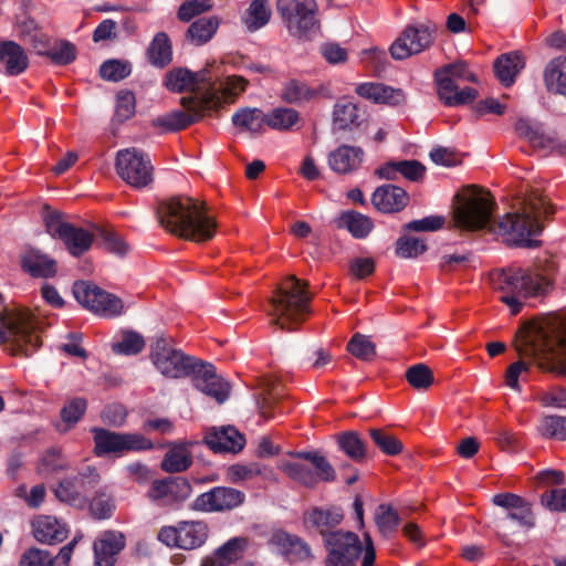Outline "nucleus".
<instances>
[{
	"label": "nucleus",
	"instance_id": "nucleus-13",
	"mask_svg": "<svg viewBox=\"0 0 566 566\" xmlns=\"http://www.w3.org/2000/svg\"><path fill=\"white\" fill-rule=\"evenodd\" d=\"M436 24L431 22L416 23L405 29L402 34L391 44L390 54L395 60H405L429 49L436 39Z\"/></svg>",
	"mask_w": 566,
	"mask_h": 566
},
{
	"label": "nucleus",
	"instance_id": "nucleus-52",
	"mask_svg": "<svg viewBox=\"0 0 566 566\" xmlns=\"http://www.w3.org/2000/svg\"><path fill=\"white\" fill-rule=\"evenodd\" d=\"M515 130L518 136L526 138L532 145L545 147L547 138L539 124L527 118H520L515 124Z\"/></svg>",
	"mask_w": 566,
	"mask_h": 566
},
{
	"label": "nucleus",
	"instance_id": "nucleus-55",
	"mask_svg": "<svg viewBox=\"0 0 566 566\" xmlns=\"http://www.w3.org/2000/svg\"><path fill=\"white\" fill-rule=\"evenodd\" d=\"M406 378L411 387L426 390L433 384V374L424 364H416L406 371Z\"/></svg>",
	"mask_w": 566,
	"mask_h": 566
},
{
	"label": "nucleus",
	"instance_id": "nucleus-20",
	"mask_svg": "<svg viewBox=\"0 0 566 566\" xmlns=\"http://www.w3.org/2000/svg\"><path fill=\"white\" fill-rule=\"evenodd\" d=\"M243 500L244 494L241 491L218 486L199 495L193 506L206 512L226 511L239 506Z\"/></svg>",
	"mask_w": 566,
	"mask_h": 566
},
{
	"label": "nucleus",
	"instance_id": "nucleus-30",
	"mask_svg": "<svg viewBox=\"0 0 566 566\" xmlns=\"http://www.w3.org/2000/svg\"><path fill=\"white\" fill-rule=\"evenodd\" d=\"M438 95L440 99L448 106H458L471 103L478 96V92L473 87L459 88L452 78L438 75Z\"/></svg>",
	"mask_w": 566,
	"mask_h": 566
},
{
	"label": "nucleus",
	"instance_id": "nucleus-47",
	"mask_svg": "<svg viewBox=\"0 0 566 566\" xmlns=\"http://www.w3.org/2000/svg\"><path fill=\"white\" fill-rule=\"evenodd\" d=\"M334 124L339 129H347L358 123L357 105L348 99H339L334 106Z\"/></svg>",
	"mask_w": 566,
	"mask_h": 566
},
{
	"label": "nucleus",
	"instance_id": "nucleus-42",
	"mask_svg": "<svg viewBox=\"0 0 566 566\" xmlns=\"http://www.w3.org/2000/svg\"><path fill=\"white\" fill-rule=\"evenodd\" d=\"M296 458L306 460L311 464L316 475V484L319 481L332 482L335 480L336 473L333 465L319 452H297Z\"/></svg>",
	"mask_w": 566,
	"mask_h": 566
},
{
	"label": "nucleus",
	"instance_id": "nucleus-64",
	"mask_svg": "<svg viewBox=\"0 0 566 566\" xmlns=\"http://www.w3.org/2000/svg\"><path fill=\"white\" fill-rule=\"evenodd\" d=\"M427 245L422 239L412 237H402L397 241L396 253L400 258L410 259L422 254Z\"/></svg>",
	"mask_w": 566,
	"mask_h": 566
},
{
	"label": "nucleus",
	"instance_id": "nucleus-35",
	"mask_svg": "<svg viewBox=\"0 0 566 566\" xmlns=\"http://www.w3.org/2000/svg\"><path fill=\"white\" fill-rule=\"evenodd\" d=\"M188 446L186 442L172 444L163 459L161 469L168 473L186 471L192 464Z\"/></svg>",
	"mask_w": 566,
	"mask_h": 566
},
{
	"label": "nucleus",
	"instance_id": "nucleus-29",
	"mask_svg": "<svg viewBox=\"0 0 566 566\" xmlns=\"http://www.w3.org/2000/svg\"><path fill=\"white\" fill-rule=\"evenodd\" d=\"M28 56L21 45L13 41L0 42V66L9 76L21 74L28 67Z\"/></svg>",
	"mask_w": 566,
	"mask_h": 566
},
{
	"label": "nucleus",
	"instance_id": "nucleus-5",
	"mask_svg": "<svg viewBox=\"0 0 566 566\" xmlns=\"http://www.w3.org/2000/svg\"><path fill=\"white\" fill-rule=\"evenodd\" d=\"M311 300L307 283L294 275L287 276L270 300L269 315L272 323L282 329H296L310 314Z\"/></svg>",
	"mask_w": 566,
	"mask_h": 566
},
{
	"label": "nucleus",
	"instance_id": "nucleus-7",
	"mask_svg": "<svg viewBox=\"0 0 566 566\" xmlns=\"http://www.w3.org/2000/svg\"><path fill=\"white\" fill-rule=\"evenodd\" d=\"M277 12L290 35L307 39L318 29L315 0H277Z\"/></svg>",
	"mask_w": 566,
	"mask_h": 566
},
{
	"label": "nucleus",
	"instance_id": "nucleus-1",
	"mask_svg": "<svg viewBox=\"0 0 566 566\" xmlns=\"http://www.w3.org/2000/svg\"><path fill=\"white\" fill-rule=\"evenodd\" d=\"M494 206L489 192L470 189L454 208L457 227L469 231L484 230L502 237L509 244L533 248L538 244L533 237L542 232L537 218L554 212L553 207L542 196L530 199L522 212L506 213L499 221L493 219Z\"/></svg>",
	"mask_w": 566,
	"mask_h": 566
},
{
	"label": "nucleus",
	"instance_id": "nucleus-19",
	"mask_svg": "<svg viewBox=\"0 0 566 566\" xmlns=\"http://www.w3.org/2000/svg\"><path fill=\"white\" fill-rule=\"evenodd\" d=\"M190 485L182 478L156 480L148 492L149 499L158 505L170 506L189 496Z\"/></svg>",
	"mask_w": 566,
	"mask_h": 566
},
{
	"label": "nucleus",
	"instance_id": "nucleus-11",
	"mask_svg": "<svg viewBox=\"0 0 566 566\" xmlns=\"http://www.w3.org/2000/svg\"><path fill=\"white\" fill-rule=\"evenodd\" d=\"M209 70L203 69L199 72H191L188 69H174L167 73L165 78L166 87L176 93L189 91L192 93L189 97L181 98V105H201L203 106V94L209 87Z\"/></svg>",
	"mask_w": 566,
	"mask_h": 566
},
{
	"label": "nucleus",
	"instance_id": "nucleus-16",
	"mask_svg": "<svg viewBox=\"0 0 566 566\" xmlns=\"http://www.w3.org/2000/svg\"><path fill=\"white\" fill-rule=\"evenodd\" d=\"M208 536L207 524L201 521H184L177 526H164L158 533V539L167 545L182 549H193L201 546Z\"/></svg>",
	"mask_w": 566,
	"mask_h": 566
},
{
	"label": "nucleus",
	"instance_id": "nucleus-23",
	"mask_svg": "<svg viewBox=\"0 0 566 566\" xmlns=\"http://www.w3.org/2000/svg\"><path fill=\"white\" fill-rule=\"evenodd\" d=\"M186 111H172L168 114L158 116L153 120V125L166 132H176L184 129L192 123L199 120L208 109L201 105L184 106Z\"/></svg>",
	"mask_w": 566,
	"mask_h": 566
},
{
	"label": "nucleus",
	"instance_id": "nucleus-56",
	"mask_svg": "<svg viewBox=\"0 0 566 566\" xmlns=\"http://www.w3.org/2000/svg\"><path fill=\"white\" fill-rule=\"evenodd\" d=\"M132 72L130 63L120 60L105 61L99 67L102 78L118 82L127 77Z\"/></svg>",
	"mask_w": 566,
	"mask_h": 566
},
{
	"label": "nucleus",
	"instance_id": "nucleus-53",
	"mask_svg": "<svg viewBox=\"0 0 566 566\" xmlns=\"http://www.w3.org/2000/svg\"><path fill=\"white\" fill-rule=\"evenodd\" d=\"M263 473V467L260 463L251 462L247 464H233L227 469V479L231 483L239 484L254 479Z\"/></svg>",
	"mask_w": 566,
	"mask_h": 566
},
{
	"label": "nucleus",
	"instance_id": "nucleus-59",
	"mask_svg": "<svg viewBox=\"0 0 566 566\" xmlns=\"http://www.w3.org/2000/svg\"><path fill=\"white\" fill-rule=\"evenodd\" d=\"M145 340L135 332H125L119 342L113 344V352L123 355H136L142 352Z\"/></svg>",
	"mask_w": 566,
	"mask_h": 566
},
{
	"label": "nucleus",
	"instance_id": "nucleus-39",
	"mask_svg": "<svg viewBox=\"0 0 566 566\" xmlns=\"http://www.w3.org/2000/svg\"><path fill=\"white\" fill-rule=\"evenodd\" d=\"M319 95V90L311 87L306 82L300 80H289L283 88L281 96L290 104H303L315 99Z\"/></svg>",
	"mask_w": 566,
	"mask_h": 566
},
{
	"label": "nucleus",
	"instance_id": "nucleus-8",
	"mask_svg": "<svg viewBox=\"0 0 566 566\" xmlns=\"http://www.w3.org/2000/svg\"><path fill=\"white\" fill-rule=\"evenodd\" d=\"M94 439V453L97 457H122L132 451L153 449V442L140 433L115 432L104 428L91 429Z\"/></svg>",
	"mask_w": 566,
	"mask_h": 566
},
{
	"label": "nucleus",
	"instance_id": "nucleus-34",
	"mask_svg": "<svg viewBox=\"0 0 566 566\" xmlns=\"http://www.w3.org/2000/svg\"><path fill=\"white\" fill-rule=\"evenodd\" d=\"M523 56L518 52H511L501 55L494 63V72L499 81L510 86L515 82L516 75L524 67Z\"/></svg>",
	"mask_w": 566,
	"mask_h": 566
},
{
	"label": "nucleus",
	"instance_id": "nucleus-12",
	"mask_svg": "<svg viewBox=\"0 0 566 566\" xmlns=\"http://www.w3.org/2000/svg\"><path fill=\"white\" fill-rule=\"evenodd\" d=\"M119 177L135 188H143L153 181V166L147 155L136 148L122 149L116 156Z\"/></svg>",
	"mask_w": 566,
	"mask_h": 566
},
{
	"label": "nucleus",
	"instance_id": "nucleus-4",
	"mask_svg": "<svg viewBox=\"0 0 566 566\" xmlns=\"http://www.w3.org/2000/svg\"><path fill=\"white\" fill-rule=\"evenodd\" d=\"M491 284L500 293L512 315L521 312L525 301L546 293L549 280L533 270L507 268L495 271L490 276Z\"/></svg>",
	"mask_w": 566,
	"mask_h": 566
},
{
	"label": "nucleus",
	"instance_id": "nucleus-61",
	"mask_svg": "<svg viewBox=\"0 0 566 566\" xmlns=\"http://www.w3.org/2000/svg\"><path fill=\"white\" fill-rule=\"evenodd\" d=\"M136 111L135 95L130 91H119L116 95L115 119L125 122L134 116Z\"/></svg>",
	"mask_w": 566,
	"mask_h": 566
},
{
	"label": "nucleus",
	"instance_id": "nucleus-63",
	"mask_svg": "<svg viewBox=\"0 0 566 566\" xmlns=\"http://www.w3.org/2000/svg\"><path fill=\"white\" fill-rule=\"evenodd\" d=\"M42 53H45L55 63L63 65L73 62L76 56L75 46L67 41H61L52 48L48 44L46 50H43Z\"/></svg>",
	"mask_w": 566,
	"mask_h": 566
},
{
	"label": "nucleus",
	"instance_id": "nucleus-43",
	"mask_svg": "<svg viewBox=\"0 0 566 566\" xmlns=\"http://www.w3.org/2000/svg\"><path fill=\"white\" fill-rule=\"evenodd\" d=\"M271 18L268 0H253L243 15V23L249 31H256L264 27Z\"/></svg>",
	"mask_w": 566,
	"mask_h": 566
},
{
	"label": "nucleus",
	"instance_id": "nucleus-60",
	"mask_svg": "<svg viewBox=\"0 0 566 566\" xmlns=\"http://www.w3.org/2000/svg\"><path fill=\"white\" fill-rule=\"evenodd\" d=\"M347 349L352 355L361 360H370L376 354L375 344L369 337L361 334H355L352 337L347 344Z\"/></svg>",
	"mask_w": 566,
	"mask_h": 566
},
{
	"label": "nucleus",
	"instance_id": "nucleus-10",
	"mask_svg": "<svg viewBox=\"0 0 566 566\" xmlns=\"http://www.w3.org/2000/svg\"><path fill=\"white\" fill-rule=\"evenodd\" d=\"M99 482V474L92 465L82 468L75 475L63 478L53 489L61 502L82 507L87 503V493Z\"/></svg>",
	"mask_w": 566,
	"mask_h": 566
},
{
	"label": "nucleus",
	"instance_id": "nucleus-41",
	"mask_svg": "<svg viewBox=\"0 0 566 566\" xmlns=\"http://www.w3.org/2000/svg\"><path fill=\"white\" fill-rule=\"evenodd\" d=\"M338 226L347 229L356 239L367 237L373 229L371 220L356 211H346L342 213Z\"/></svg>",
	"mask_w": 566,
	"mask_h": 566
},
{
	"label": "nucleus",
	"instance_id": "nucleus-28",
	"mask_svg": "<svg viewBox=\"0 0 566 566\" xmlns=\"http://www.w3.org/2000/svg\"><path fill=\"white\" fill-rule=\"evenodd\" d=\"M125 537L118 532H106L94 543L95 566H113L115 556L124 548Z\"/></svg>",
	"mask_w": 566,
	"mask_h": 566
},
{
	"label": "nucleus",
	"instance_id": "nucleus-54",
	"mask_svg": "<svg viewBox=\"0 0 566 566\" xmlns=\"http://www.w3.org/2000/svg\"><path fill=\"white\" fill-rule=\"evenodd\" d=\"M537 430L545 438L566 440V417L547 416L542 419Z\"/></svg>",
	"mask_w": 566,
	"mask_h": 566
},
{
	"label": "nucleus",
	"instance_id": "nucleus-49",
	"mask_svg": "<svg viewBox=\"0 0 566 566\" xmlns=\"http://www.w3.org/2000/svg\"><path fill=\"white\" fill-rule=\"evenodd\" d=\"M87 408V402L83 398H74L70 400L61 411L63 424L57 427L60 432H66L76 424Z\"/></svg>",
	"mask_w": 566,
	"mask_h": 566
},
{
	"label": "nucleus",
	"instance_id": "nucleus-32",
	"mask_svg": "<svg viewBox=\"0 0 566 566\" xmlns=\"http://www.w3.org/2000/svg\"><path fill=\"white\" fill-rule=\"evenodd\" d=\"M356 93L374 103L398 105L403 101L401 90L392 88L380 83H363L356 87Z\"/></svg>",
	"mask_w": 566,
	"mask_h": 566
},
{
	"label": "nucleus",
	"instance_id": "nucleus-46",
	"mask_svg": "<svg viewBox=\"0 0 566 566\" xmlns=\"http://www.w3.org/2000/svg\"><path fill=\"white\" fill-rule=\"evenodd\" d=\"M88 507L94 518L106 520L113 515L115 501L106 488H103L90 500Z\"/></svg>",
	"mask_w": 566,
	"mask_h": 566
},
{
	"label": "nucleus",
	"instance_id": "nucleus-26",
	"mask_svg": "<svg viewBox=\"0 0 566 566\" xmlns=\"http://www.w3.org/2000/svg\"><path fill=\"white\" fill-rule=\"evenodd\" d=\"M406 190L395 185L378 187L373 193V205L381 212L390 213L402 210L408 203Z\"/></svg>",
	"mask_w": 566,
	"mask_h": 566
},
{
	"label": "nucleus",
	"instance_id": "nucleus-24",
	"mask_svg": "<svg viewBox=\"0 0 566 566\" xmlns=\"http://www.w3.org/2000/svg\"><path fill=\"white\" fill-rule=\"evenodd\" d=\"M365 158L363 148L340 145L328 155V165L336 174H350L358 170Z\"/></svg>",
	"mask_w": 566,
	"mask_h": 566
},
{
	"label": "nucleus",
	"instance_id": "nucleus-31",
	"mask_svg": "<svg viewBox=\"0 0 566 566\" xmlns=\"http://www.w3.org/2000/svg\"><path fill=\"white\" fill-rule=\"evenodd\" d=\"M34 537L44 544H54L67 537V528L56 517L43 515L33 522Z\"/></svg>",
	"mask_w": 566,
	"mask_h": 566
},
{
	"label": "nucleus",
	"instance_id": "nucleus-33",
	"mask_svg": "<svg viewBox=\"0 0 566 566\" xmlns=\"http://www.w3.org/2000/svg\"><path fill=\"white\" fill-rule=\"evenodd\" d=\"M543 77L549 93L566 98V56L559 55L552 59L544 69Z\"/></svg>",
	"mask_w": 566,
	"mask_h": 566
},
{
	"label": "nucleus",
	"instance_id": "nucleus-9",
	"mask_svg": "<svg viewBox=\"0 0 566 566\" xmlns=\"http://www.w3.org/2000/svg\"><path fill=\"white\" fill-rule=\"evenodd\" d=\"M150 358L165 377L177 379L192 375L200 361L175 348L166 338H158L151 346Z\"/></svg>",
	"mask_w": 566,
	"mask_h": 566
},
{
	"label": "nucleus",
	"instance_id": "nucleus-48",
	"mask_svg": "<svg viewBox=\"0 0 566 566\" xmlns=\"http://www.w3.org/2000/svg\"><path fill=\"white\" fill-rule=\"evenodd\" d=\"M266 126L276 130H286L298 122V113L293 108L277 107L265 114Z\"/></svg>",
	"mask_w": 566,
	"mask_h": 566
},
{
	"label": "nucleus",
	"instance_id": "nucleus-50",
	"mask_svg": "<svg viewBox=\"0 0 566 566\" xmlns=\"http://www.w3.org/2000/svg\"><path fill=\"white\" fill-rule=\"evenodd\" d=\"M282 470L294 481L306 486L316 484V475L311 467L300 461H286L282 463Z\"/></svg>",
	"mask_w": 566,
	"mask_h": 566
},
{
	"label": "nucleus",
	"instance_id": "nucleus-18",
	"mask_svg": "<svg viewBox=\"0 0 566 566\" xmlns=\"http://www.w3.org/2000/svg\"><path fill=\"white\" fill-rule=\"evenodd\" d=\"M191 376L195 387L219 403L224 402L229 397V382L217 375L216 368L211 364L200 361Z\"/></svg>",
	"mask_w": 566,
	"mask_h": 566
},
{
	"label": "nucleus",
	"instance_id": "nucleus-40",
	"mask_svg": "<svg viewBox=\"0 0 566 566\" xmlns=\"http://www.w3.org/2000/svg\"><path fill=\"white\" fill-rule=\"evenodd\" d=\"M15 29L20 39L25 43L31 44L39 53L46 50L48 35L38 28V24L33 19L29 17L20 19Z\"/></svg>",
	"mask_w": 566,
	"mask_h": 566
},
{
	"label": "nucleus",
	"instance_id": "nucleus-3",
	"mask_svg": "<svg viewBox=\"0 0 566 566\" xmlns=\"http://www.w3.org/2000/svg\"><path fill=\"white\" fill-rule=\"evenodd\" d=\"M157 214L168 232L187 240H210L216 231V222L208 216L205 206L190 197H174L163 201Z\"/></svg>",
	"mask_w": 566,
	"mask_h": 566
},
{
	"label": "nucleus",
	"instance_id": "nucleus-14",
	"mask_svg": "<svg viewBox=\"0 0 566 566\" xmlns=\"http://www.w3.org/2000/svg\"><path fill=\"white\" fill-rule=\"evenodd\" d=\"M73 294L84 307L105 317L117 316L124 308L120 298L88 282L75 283Z\"/></svg>",
	"mask_w": 566,
	"mask_h": 566
},
{
	"label": "nucleus",
	"instance_id": "nucleus-62",
	"mask_svg": "<svg viewBox=\"0 0 566 566\" xmlns=\"http://www.w3.org/2000/svg\"><path fill=\"white\" fill-rule=\"evenodd\" d=\"M370 437L375 444L386 454L396 455L402 450L401 442L394 436L380 429H370Z\"/></svg>",
	"mask_w": 566,
	"mask_h": 566
},
{
	"label": "nucleus",
	"instance_id": "nucleus-58",
	"mask_svg": "<svg viewBox=\"0 0 566 566\" xmlns=\"http://www.w3.org/2000/svg\"><path fill=\"white\" fill-rule=\"evenodd\" d=\"M438 75L442 77L452 78L453 81L463 80L468 82H476V76L468 69V64L460 60L451 64L444 65L442 69L436 71L434 80L438 84Z\"/></svg>",
	"mask_w": 566,
	"mask_h": 566
},
{
	"label": "nucleus",
	"instance_id": "nucleus-6",
	"mask_svg": "<svg viewBox=\"0 0 566 566\" xmlns=\"http://www.w3.org/2000/svg\"><path fill=\"white\" fill-rule=\"evenodd\" d=\"M328 551L326 566L357 565L356 560L363 555L361 566H374L376 552L369 534H365V548L357 534L349 531H335L325 538Z\"/></svg>",
	"mask_w": 566,
	"mask_h": 566
},
{
	"label": "nucleus",
	"instance_id": "nucleus-57",
	"mask_svg": "<svg viewBox=\"0 0 566 566\" xmlns=\"http://www.w3.org/2000/svg\"><path fill=\"white\" fill-rule=\"evenodd\" d=\"M339 448L353 460L365 458V444L354 431L345 432L338 438Z\"/></svg>",
	"mask_w": 566,
	"mask_h": 566
},
{
	"label": "nucleus",
	"instance_id": "nucleus-15",
	"mask_svg": "<svg viewBox=\"0 0 566 566\" xmlns=\"http://www.w3.org/2000/svg\"><path fill=\"white\" fill-rule=\"evenodd\" d=\"M45 227L51 237L63 241L73 256H80L88 251L94 240L92 232L63 221L57 213H50L45 218Z\"/></svg>",
	"mask_w": 566,
	"mask_h": 566
},
{
	"label": "nucleus",
	"instance_id": "nucleus-38",
	"mask_svg": "<svg viewBox=\"0 0 566 566\" xmlns=\"http://www.w3.org/2000/svg\"><path fill=\"white\" fill-rule=\"evenodd\" d=\"M71 468L69 458L61 448L51 447L41 455L36 470L40 475H50L67 471Z\"/></svg>",
	"mask_w": 566,
	"mask_h": 566
},
{
	"label": "nucleus",
	"instance_id": "nucleus-27",
	"mask_svg": "<svg viewBox=\"0 0 566 566\" xmlns=\"http://www.w3.org/2000/svg\"><path fill=\"white\" fill-rule=\"evenodd\" d=\"M343 520V512L338 507H314L304 516V523L308 528H315L324 537V539L335 531Z\"/></svg>",
	"mask_w": 566,
	"mask_h": 566
},
{
	"label": "nucleus",
	"instance_id": "nucleus-25",
	"mask_svg": "<svg viewBox=\"0 0 566 566\" xmlns=\"http://www.w3.org/2000/svg\"><path fill=\"white\" fill-rule=\"evenodd\" d=\"M75 544L76 541L73 539L63 546L54 557L48 551L30 548L22 554L20 566H69Z\"/></svg>",
	"mask_w": 566,
	"mask_h": 566
},
{
	"label": "nucleus",
	"instance_id": "nucleus-21",
	"mask_svg": "<svg viewBox=\"0 0 566 566\" xmlns=\"http://www.w3.org/2000/svg\"><path fill=\"white\" fill-rule=\"evenodd\" d=\"M22 270L32 277L49 279L57 272L56 261L35 248H27L21 252Z\"/></svg>",
	"mask_w": 566,
	"mask_h": 566
},
{
	"label": "nucleus",
	"instance_id": "nucleus-22",
	"mask_svg": "<svg viewBox=\"0 0 566 566\" xmlns=\"http://www.w3.org/2000/svg\"><path fill=\"white\" fill-rule=\"evenodd\" d=\"M205 442L216 453H237L242 450L245 440L234 427L228 426L210 429Z\"/></svg>",
	"mask_w": 566,
	"mask_h": 566
},
{
	"label": "nucleus",
	"instance_id": "nucleus-17",
	"mask_svg": "<svg viewBox=\"0 0 566 566\" xmlns=\"http://www.w3.org/2000/svg\"><path fill=\"white\" fill-rule=\"evenodd\" d=\"M247 84V80L242 76H227L224 80L216 82L209 74V87L203 94V106L211 111L220 107L223 103L233 102L245 91Z\"/></svg>",
	"mask_w": 566,
	"mask_h": 566
},
{
	"label": "nucleus",
	"instance_id": "nucleus-51",
	"mask_svg": "<svg viewBox=\"0 0 566 566\" xmlns=\"http://www.w3.org/2000/svg\"><path fill=\"white\" fill-rule=\"evenodd\" d=\"M376 525L384 536L394 533L399 524V515L390 505L380 504L375 512Z\"/></svg>",
	"mask_w": 566,
	"mask_h": 566
},
{
	"label": "nucleus",
	"instance_id": "nucleus-2",
	"mask_svg": "<svg viewBox=\"0 0 566 566\" xmlns=\"http://www.w3.org/2000/svg\"><path fill=\"white\" fill-rule=\"evenodd\" d=\"M514 344L521 357L566 376V315L552 314L525 324Z\"/></svg>",
	"mask_w": 566,
	"mask_h": 566
},
{
	"label": "nucleus",
	"instance_id": "nucleus-44",
	"mask_svg": "<svg viewBox=\"0 0 566 566\" xmlns=\"http://www.w3.org/2000/svg\"><path fill=\"white\" fill-rule=\"evenodd\" d=\"M219 22L216 18H201L195 21L187 31L188 39L196 45L209 41L218 29Z\"/></svg>",
	"mask_w": 566,
	"mask_h": 566
},
{
	"label": "nucleus",
	"instance_id": "nucleus-37",
	"mask_svg": "<svg viewBox=\"0 0 566 566\" xmlns=\"http://www.w3.org/2000/svg\"><path fill=\"white\" fill-rule=\"evenodd\" d=\"M400 174L411 181H418L423 177L424 166L417 160L391 161L379 169V175L386 179H396Z\"/></svg>",
	"mask_w": 566,
	"mask_h": 566
},
{
	"label": "nucleus",
	"instance_id": "nucleus-36",
	"mask_svg": "<svg viewBox=\"0 0 566 566\" xmlns=\"http://www.w3.org/2000/svg\"><path fill=\"white\" fill-rule=\"evenodd\" d=\"M265 114L259 108L243 107L232 115V124L241 132L259 134L266 125Z\"/></svg>",
	"mask_w": 566,
	"mask_h": 566
},
{
	"label": "nucleus",
	"instance_id": "nucleus-45",
	"mask_svg": "<svg viewBox=\"0 0 566 566\" xmlns=\"http://www.w3.org/2000/svg\"><path fill=\"white\" fill-rule=\"evenodd\" d=\"M148 54L151 63L157 66H165L171 61V44L166 33L159 32L155 35L148 49Z\"/></svg>",
	"mask_w": 566,
	"mask_h": 566
}]
</instances>
